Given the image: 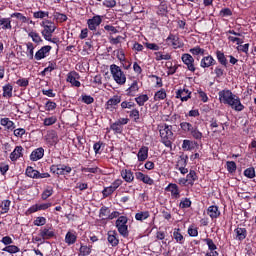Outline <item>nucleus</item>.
I'll return each instance as SVG.
<instances>
[{
  "instance_id": "obj_7",
  "label": "nucleus",
  "mask_w": 256,
  "mask_h": 256,
  "mask_svg": "<svg viewBox=\"0 0 256 256\" xmlns=\"http://www.w3.org/2000/svg\"><path fill=\"white\" fill-rule=\"evenodd\" d=\"M127 123H129V118H119L110 125V129L117 135H121L123 133V125H127Z\"/></svg>"
},
{
  "instance_id": "obj_16",
  "label": "nucleus",
  "mask_w": 256,
  "mask_h": 256,
  "mask_svg": "<svg viewBox=\"0 0 256 256\" xmlns=\"http://www.w3.org/2000/svg\"><path fill=\"white\" fill-rule=\"evenodd\" d=\"M234 235L236 241H245L247 239V229L238 227L234 230Z\"/></svg>"
},
{
  "instance_id": "obj_1",
  "label": "nucleus",
  "mask_w": 256,
  "mask_h": 256,
  "mask_svg": "<svg viewBox=\"0 0 256 256\" xmlns=\"http://www.w3.org/2000/svg\"><path fill=\"white\" fill-rule=\"evenodd\" d=\"M220 103H224V105H229L231 109L234 111L241 112L245 109L243 103H241V98L239 96L233 94L231 90H221L218 93Z\"/></svg>"
},
{
  "instance_id": "obj_13",
  "label": "nucleus",
  "mask_w": 256,
  "mask_h": 256,
  "mask_svg": "<svg viewBox=\"0 0 256 256\" xmlns=\"http://www.w3.org/2000/svg\"><path fill=\"white\" fill-rule=\"evenodd\" d=\"M51 49L52 47L49 45L43 46L35 53L34 58L36 59V61H41V59H45V57H47V54L51 51Z\"/></svg>"
},
{
  "instance_id": "obj_12",
  "label": "nucleus",
  "mask_w": 256,
  "mask_h": 256,
  "mask_svg": "<svg viewBox=\"0 0 256 256\" xmlns=\"http://www.w3.org/2000/svg\"><path fill=\"white\" fill-rule=\"evenodd\" d=\"M217 63V61H215V58H213V56L208 55V56H204L201 61H200V67H202V69H207L209 67H213V65H215Z\"/></svg>"
},
{
  "instance_id": "obj_54",
  "label": "nucleus",
  "mask_w": 256,
  "mask_h": 256,
  "mask_svg": "<svg viewBox=\"0 0 256 256\" xmlns=\"http://www.w3.org/2000/svg\"><path fill=\"white\" fill-rule=\"evenodd\" d=\"M244 175L248 179H254V177H255V168L254 167L247 168L246 170H244Z\"/></svg>"
},
{
  "instance_id": "obj_56",
  "label": "nucleus",
  "mask_w": 256,
  "mask_h": 256,
  "mask_svg": "<svg viewBox=\"0 0 256 256\" xmlns=\"http://www.w3.org/2000/svg\"><path fill=\"white\" fill-rule=\"evenodd\" d=\"M51 195H53V188L48 187L47 189H45L42 193V199L43 201L49 199V197H51Z\"/></svg>"
},
{
  "instance_id": "obj_22",
  "label": "nucleus",
  "mask_w": 256,
  "mask_h": 256,
  "mask_svg": "<svg viewBox=\"0 0 256 256\" xmlns=\"http://www.w3.org/2000/svg\"><path fill=\"white\" fill-rule=\"evenodd\" d=\"M44 155H45V149H43V147L37 148L31 153L30 160L39 161V159H43Z\"/></svg>"
},
{
  "instance_id": "obj_49",
  "label": "nucleus",
  "mask_w": 256,
  "mask_h": 256,
  "mask_svg": "<svg viewBox=\"0 0 256 256\" xmlns=\"http://www.w3.org/2000/svg\"><path fill=\"white\" fill-rule=\"evenodd\" d=\"M179 231H181L179 228L174 229L173 237L177 243L183 244V234Z\"/></svg>"
},
{
  "instance_id": "obj_36",
  "label": "nucleus",
  "mask_w": 256,
  "mask_h": 256,
  "mask_svg": "<svg viewBox=\"0 0 256 256\" xmlns=\"http://www.w3.org/2000/svg\"><path fill=\"white\" fill-rule=\"evenodd\" d=\"M0 27L4 31L7 29H12L11 18H0Z\"/></svg>"
},
{
  "instance_id": "obj_64",
  "label": "nucleus",
  "mask_w": 256,
  "mask_h": 256,
  "mask_svg": "<svg viewBox=\"0 0 256 256\" xmlns=\"http://www.w3.org/2000/svg\"><path fill=\"white\" fill-rule=\"evenodd\" d=\"M130 117L131 119H134L135 123H137V121H139V110L133 109L130 111Z\"/></svg>"
},
{
  "instance_id": "obj_41",
  "label": "nucleus",
  "mask_w": 256,
  "mask_h": 256,
  "mask_svg": "<svg viewBox=\"0 0 256 256\" xmlns=\"http://www.w3.org/2000/svg\"><path fill=\"white\" fill-rule=\"evenodd\" d=\"M190 135L194 138L200 141V139H203V133L199 131V128L197 126H194L190 132Z\"/></svg>"
},
{
  "instance_id": "obj_51",
  "label": "nucleus",
  "mask_w": 256,
  "mask_h": 256,
  "mask_svg": "<svg viewBox=\"0 0 256 256\" xmlns=\"http://www.w3.org/2000/svg\"><path fill=\"white\" fill-rule=\"evenodd\" d=\"M180 209H189L191 207V199L182 198L179 204Z\"/></svg>"
},
{
  "instance_id": "obj_11",
  "label": "nucleus",
  "mask_w": 256,
  "mask_h": 256,
  "mask_svg": "<svg viewBox=\"0 0 256 256\" xmlns=\"http://www.w3.org/2000/svg\"><path fill=\"white\" fill-rule=\"evenodd\" d=\"M168 45H171L173 49H181L183 47V42L179 41V36L170 34L166 39Z\"/></svg>"
},
{
  "instance_id": "obj_24",
  "label": "nucleus",
  "mask_w": 256,
  "mask_h": 256,
  "mask_svg": "<svg viewBox=\"0 0 256 256\" xmlns=\"http://www.w3.org/2000/svg\"><path fill=\"white\" fill-rule=\"evenodd\" d=\"M166 191H169L174 199H179V197H181L179 186H177V184L170 183L166 187Z\"/></svg>"
},
{
  "instance_id": "obj_20",
  "label": "nucleus",
  "mask_w": 256,
  "mask_h": 256,
  "mask_svg": "<svg viewBox=\"0 0 256 256\" xmlns=\"http://www.w3.org/2000/svg\"><path fill=\"white\" fill-rule=\"evenodd\" d=\"M186 166H187V156L185 158L181 157L178 160L176 167L182 175H187V173H189V169L185 168Z\"/></svg>"
},
{
  "instance_id": "obj_31",
  "label": "nucleus",
  "mask_w": 256,
  "mask_h": 256,
  "mask_svg": "<svg viewBox=\"0 0 256 256\" xmlns=\"http://www.w3.org/2000/svg\"><path fill=\"white\" fill-rule=\"evenodd\" d=\"M0 125L6 127V129H8L9 131H13V129H15V123L9 118H2L0 120Z\"/></svg>"
},
{
  "instance_id": "obj_50",
  "label": "nucleus",
  "mask_w": 256,
  "mask_h": 256,
  "mask_svg": "<svg viewBox=\"0 0 256 256\" xmlns=\"http://www.w3.org/2000/svg\"><path fill=\"white\" fill-rule=\"evenodd\" d=\"M110 213L111 211L109 210V207L103 206L100 209L99 217H101L102 219H109Z\"/></svg>"
},
{
  "instance_id": "obj_28",
  "label": "nucleus",
  "mask_w": 256,
  "mask_h": 256,
  "mask_svg": "<svg viewBox=\"0 0 256 256\" xmlns=\"http://www.w3.org/2000/svg\"><path fill=\"white\" fill-rule=\"evenodd\" d=\"M23 156V146H16L13 152L10 154L11 161H17Z\"/></svg>"
},
{
  "instance_id": "obj_3",
  "label": "nucleus",
  "mask_w": 256,
  "mask_h": 256,
  "mask_svg": "<svg viewBox=\"0 0 256 256\" xmlns=\"http://www.w3.org/2000/svg\"><path fill=\"white\" fill-rule=\"evenodd\" d=\"M41 27L44 28V31H42V36L46 41H49L50 43H57V39L51 38L53 37V33H55V30L57 29V26H55V23L44 20L41 23Z\"/></svg>"
},
{
  "instance_id": "obj_58",
  "label": "nucleus",
  "mask_w": 256,
  "mask_h": 256,
  "mask_svg": "<svg viewBox=\"0 0 256 256\" xmlns=\"http://www.w3.org/2000/svg\"><path fill=\"white\" fill-rule=\"evenodd\" d=\"M204 241L206 242L209 251H215L217 249V245H215V242H213L211 238H206Z\"/></svg>"
},
{
  "instance_id": "obj_21",
  "label": "nucleus",
  "mask_w": 256,
  "mask_h": 256,
  "mask_svg": "<svg viewBox=\"0 0 256 256\" xmlns=\"http://www.w3.org/2000/svg\"><path fill=\"white\" fill-rule=\"evenodd\" d=\"M39 236L44 240L52 239V237H55V232L49 227H44L40 230Z\"/></svg>"
},
{
  "instance_id": "obj_40",
  "label": "nucleus",
  "mask_w": 256,
  "mask_h": 256,
  "mask_svg": "<svg viewBox=\"0 0 256 256\" xmlns=\"http://www.w3.org/2000/svg\"><path fill=\"white\" fill-rule=\"evenodd\" d=\"M2 251H5L6 253H10V255H13L15 253H19L21 249L17 247L16 245H9L2 249Z\"/></svg>"
},
{
  "instance_id": "obj_37",
  "label": "nucleus",
  "mask_w": 256,
  "mask_h": 256,
  "mask_svg": "<svg viewBox=\"0 0 256 256\" xmlns=\"http://www.w3.org/2000/svg\"><path fill=\"white\" fill-rule=\"evenodd\" d=\"M151 214H149V211H141L135 214L136 221H145L149 219Z\"/></svg>"
},
{
  "instance_id": "obj_63",
  "label": "nucleus",
  "mask_w": 256,
  "mask_h": 256,
  "mask_svg": "<svg viewBox=\"0 0 256 256\" xmlns=\"http://www.w3.org/2000/svg\"><path fill=\"white\" fill-rule=\"evenodd\" d=\"M231 15H233V11L229 8H223L220 10V17H231Z\"/></svg>"
},
{
  "instance_id": "obj_15",
  "label": "nucleus",
  "mask_w": 256,
  "mask_h": 256,
  "mask_svg": "<svg viewBox=\"0 0 256 256\" xmlns=\"http://www.w3.org/2000/svg\"><path fill=\"white\" fill-rule=\"evenodd\" d=\"M176 99H181V101H189V99H191V91L185 88L177 90Z\"/></svg>"
},
{
  "instance_id": "obj_60",
  "label": "nucleus",
  "mask_w": 256,
  "mask_h": 256,
  "mask_svg": "<svg viewBox=\"0 0 256 256\" xmlns=\"http://www.w3.org/2000/svg\"><path fill=\"white\" fill-rule=\"evenodd\" d=\"M33 17L35 19H45V17H49V12H45V11L34 12Z\"/></svg>"
},
{
  "instance_id": "obj_14",
  "label": "nucleus",
  "mask_w": 256,
  "mask_h": 256,
  "mask_svg": "<svg viewBox=\"0 0 256 256\" xmlns=\"http://www.w3.org/2000/svg\"><path fill=\"white\" fill-rule=\"evenodd\" d=\"M119 103H121V96L115 95L106 102V109L108 111H113Z\"/></svg>"
},
{
  "instance_id": "obj_10",
  "label": "nucleus",
  "mask_w": 256,
  "mask_h": 256,
  "mask_svg": "<svg viewBox=\"0 0 256 256\" xmlns=\"http://www.w3.org/2000/svg\"><path fill=\"white\" fill-rule=\"evenodd\" d=\"M79 79H81L79 73L71 71L70 73H68L66 81L68 83H71L73 87H81V82H79Z\"/></svg>"
},
{
  "instance_id": "obj_42",
  "label": "nucleus",
  "mask_w": 256,
  "mask_h": 256,
  "mask_svg": "<svg viewBox=\"0 0 256 256\" xmlns=\"http://www.w3.org/2000/svg\"><path fill=\"white\" fill-rule=\"evenodd\" d=\"M26 47H27V52L26 55L29 59L33 60L34 56V51H35V46H33V43L28 42L26 43Z\"/></svg>"
},
{
  "instance_id": "obj_18",
  "label": "nucleus",
  "mask_w": 256,
  "mask_h": 256,
  "mask_svg": "<svg viewBox=\"0 0 256 256\" xmlns=\"http://www.w3.org/2000/svg\"><path fill=\"white\" fill-rule=\"evenodd\" d=\"M45 141L48 145H57V142L59 141V138L57 137V132L53 130L48 132L45 136Z\"/></svg>"
},
{
  "instance_id": "obj_61",
  "label": "nucleus",
  "mask_w": 256,
  "mask_h": 256,
  "mask_svg": "<svg viewBox=\"0 0 256 256\" xmlns=\"http://www.w3.org/2000/svg\"><path fill=\"white\" fill-rule=\"evenodd\" d=\"M80 255H82V256L91 255V247L81 245V247H80Z\"/></svg>"
},
{
  "instance_id": "obj_59",
  "label": "nucleus",
  "mask_w": 256,
  "mask_h": 256,
  "mask_svg": "<svg viewBox=\"0 0 256 256\" xmlns=\"http://www.w3.org/2000/svg\"><path fill=\"white\" fill-rule=\"evenodd\" d=\"M45 223H47V219L45 217H37L34 220V225L36 227H43V225H45Z\"/></svg>"
},
{
  "instance_id": "obj_33",
  "label": "nucleus",
  "mask_w": 256,
  "mask_h": 256,
  "mask_svg": "<svg viewBox=\"0 0 256 256\" xmlns=\"http://www.w3.org/2000/svg\"><path fill=\"white\" fill-rule=\"evenodd\" d=\"M216 57H217V60L220 63V65H222L223 67H227L228 62H227V57L225 56V53L217 50Z\"/></svg>"
},
{
  "instance_id": "obj_6",
  "label": "nucleus",
  "mask_w": 256,
  "mask_h": 256,
  "mask_svg": "<svg viewBox=\"0 0 256 256\" xmlns=\"http://www.w3.org/2000/svg\"><path fill=\"white\" fill-rule=\"evenodd\" d=\"M51 173L55 175H69L73 169L65 164L52 165L50 167Z\"/></svg>"
},
{
  "instance_id": "obj_5",
  "label": "nucleus",
  "mask_w": 256,
  "mask_h": 256,
  "mask_svg": "<svg viewBox=\"0 0 256 256\" xmlns=\"http://www.w3.org/2000/svg\"><path fill=\"white\" fill-rule=\"evenodd\" d=\"M129 219L127 216H120L116 220V228L118 229V233L124 238L129 237V227L127 226Z\"/></svg>"
},
{
  "instance_id": "obj_29",
  "label": "nucleus",
  "mask_w": 256,
  "mask_h": 256,
  "mask_svg": "<svg viewBox=\"0 0 256 256\" xmlns=\"http://www.w3.org/2000/svg\"><path fill=\"white\" fill-rule=\"evenodd\" d=\"M65 243L68 245H75L77 243V234L75 232H67L65 236Z\"/></svg>"
},
{
  "instance_id": "obj_43",
  "label": "nucleus",
  "mask_w": 256,
  "mask_h": 256,
  "mask_svg": "<svg viewBox=\"0 0 256 256\" xmlns=\"http://www.w3.org/2000/svg\"><path fill=\"white\" fill-rule=\"evenodd\" d=\"M27 177H31V179H37L39 175V171L33 169V167L28 166L26 169Z\"/></svg>"
},
{
  "instance_id": "obj_17",
  "label": "nucleus",
  "mask_w": 256,
  "mask_h": 256,
  "mask_svg": "<svg viewBox=\"0 0 256 256\" xmlns=\"http://www.w3.org/2000/svg\"><path fill=\"white\" fill-rule=\"evenodd\" d=\"M135 176L138 181H142V183H145L146 185H153L155 183L149 175H145L143 172H136Z\"/></svg>"
},
{
  "instance_id": "obj_48",
  "label": "nucleus",
  "mask_w": 256,
  "mask_h": 256,
  "mask_svg": "<svg viewBox=\"0 0 256 256\" xmlns=\"http://www.w3.org/2000/svg\"><path fill=\"white\" fill-rule=\"evenodd\" d=\"M28 36L31 37V39L34 43H42L43 42V39H41V36L39 35V33L35 32V31H31L30 33H28Z\"/></svg>"
},
{
  "instance_id": "obj_8",
  "label": "nucleus",
  "mask_w": 256,
  "mask_h": 256,
  "mask_svg": "<svg viewBox=\"0 0 256 256\" xmlns=\"http://www.w3.org/2000/svg\"><path fill=\"white\" fill-rule=\"evenodd\" d=\"M181 59L184 65H186L188 71H191V73H195V71H197V68L195 67V58H193L191 54H182Z\"/></svg>"
},
{
  "instance_id": "obj_4",
  "label": "nucleus",
  "mask_w": 256,
  "mask_h": 256,
  "mask_svg": "<svg viewBox=\"0 0 256 256\" xmlns=\"http://www.w3.org/2000/svg\"><path fill=\"white\" fill-rule=\"evenodd\" d=\"M110 73L118 85H125L127 82V76H125V73L123 70H121V67L117 66L116 64L110 65Z\"/></svg>"
},
{
  "instance_id": "obj_26",
  "label": "nucleus",
  "mask_w": 256,
  "mask_h": 256,
  "mask_svg": "<svg viewBox=\"0 0 256 256\" xmlns=\"http://www.w3.org/2000/svg\"><path fill=\"white\" fill-rule=\"evenodd\" d=\"M207 215H209L211 219H217L221 215V211H219L218 206L212 205L208 207Z\"/></svg>"
},
{
  "instance_id": "obj_2",
  "label": "nucleus",
  "mask_w": 256,
  "mask_h": 256,
  "mask_svg": "<svg viewBox=\"0 0 256 256\" xmlns=\"http://www.w3.org/2000/svg\"><path fill=\"white\" fill-rule=\"evenodd\" d=\"M160 137H161V143L165 145V147H168V149H171L173 143L171 142V138L173 137V126L162 124L158 126Z\"/></svg>"
},
{
  "instance_id": "obj_35",
  "label": "nucleus",
  "mask_w": 256,
  "mask_h": 256,
  "mask_svg": "<svg viewBox=\"0 0 256 256\" xmlns=\"http://www.w3.org/2000/svg\"><path fill=\"white\" fill-rule=\"evenodd\" d=\"M11 17H15L22 23H33V20L27 18L25 15H23L22 13H19V12H15V13L11 14Z\"/></svg>"
},
{
  "instance_id": "obj_57",
  "label": "nucleus",
  "mask_w": 256,
  "mask_h": 256,
  "mask_svg": "<svg viewBox=\"0 0 256 256\" xmlns=\"http://www.w3.org/2000/svg\"><path fill=\"white\" fill-rule=\"evenodd\" d=\"M55 123H57V117H55V116H51L49 118L44 119V125L46 127H49L51 125H55Z\"/></svg>"
},
{
  "instance_id": "obj_55",
  "label": "nucleus",
  "mask_w": 256,
  "mask_h": 256,
  "mask_svg": "<svg viewBox=\"0 0 256 256\" xmlns=\"http://www.w3.org/2000/svg\"><path fill=\"white\" fill-rule=\"evenodd\" d=\"M54 19H56V21H58L59 23H65V21H67V15L55 12Z\"/></svg>"
},
{
  "instance_id": "obj_38",
  "label": "nucleus",
  "mask_w": 256,
  "mask_h": 256,
  "mask_svg": "<svg viewBox=\"0 0 256 256\" xmlns=\"http://www.w3.org/2000/svg\"><path fill=\"white\" fill-rule=\"evenodd\" d=\"M186 180L188 181L189 185H194V183L197 181V173L194 170H190L186 176Z\"/></svg>"
},
{
  "instance_id": "obj_53",
  "label": "nucleus",
  "mask_w": 256,
  "mask_h": 256,
  "mask_svg": "<svg viewBox=\"0 0 256 256\" xmlns=\"http://www.w3.org/2000/svg\"><path fill=\"white\" fill-rule=\"evenodd\" d=\"M171 56L169 53L162 54L161 52H156V61H169Z\"/></svg>"
},
{
  "instance_id": "obj_52",
  "label": "nucleus",
  "mask_w": 256,
  "mask_h": 256,
  "mask_svg": "<svg viewBox=\"0 0 256 256\" xmlns=\"http://www.w3.org/2000/svg\"><path fill=\"white\" fill-rule=\"evenodd\" d=\"M167 97V92H165L164 89H161L160 91L156 92L154 95L155 101H161Z\"/></svg>"
},
{
  "instance_id": "obj_25",
  "label": "nucleus",
  "mask_w": 256,
  "mask_h": 256,
  "mask_svg": "<svg viewBox=\"0 0 256 256\" xmlns=\"http://www.w3.org/2000/svg\"><path fill=\"white\" fill-rule=\"evenodd\" d=\"M121 177H122V179H124V181H126V183H133V181L135 180L133 171H131L129 169H123L121 171Z\"/></svg>"
},
{
  "instance_id": "obj_9",
  "label": "nucleus",
  "mask_w": 256,
  "mask_h": 256,
  "mask_svg": "<svg viewBox=\"0 0 256 256\" xmlns=\"http://www.w3.org/2000/svg\"><path fill=\"white\" fill-rule=\"evenodd\" d=\"M103 23V17L100 15H95L87 20L88 29L90 31H97V27Z\"/></svg>"
},
{
  "instance_id": "obj_23",
  "label": "nucleus",
  "mask_w": 256,
  "mask_h": 256,
  "mask_svg": "<svg viewBox=\"0 0 256 256\" xmlns=\"http://www.w3.org/2000/svg\"><path fill=\"white\" fill-rule=\"evenodd\" d=\"M51 207V203L44 204H35L28 209V213H37V211H45V209H49Z\"/></svg>"
},
{
  "instance_id": "obj_34",
  "label": "nucleus",
  "mask_w": 256,
  "mask_h": 256,
  "mask_svg": "<svg viewBox=\"0 0 256 256\" xmlns=\"http://www.w3.org/2000/svg\"><path fill=\"white\" fill-rule=\"evenodd\" d=\"M3 97H6L7 99L13 97V86L11 84L3 86Z\"/></svg>"
},
{
  "instance_id": "obj_45",
  "label": "nucleus",
  "mask_w": 256,
  "mask_h": 256,
  "mask_svg": "<svg viewBox=\"0 0 256 256\" xmlns=\"http://www.w3.org/2000/svg\"><path fill=\"white\" fill-rule=\"evenodd\" d=\"M193 127H194L193 124L189 122L180 123V129H182L184 133H191V131H193Z\"/></svg>"
},
{
  "instance_id": "obj_39",
  "label": "nucleus",
  "mask_w": 256,
  "mask_h": 256,
  "mask_svg": "<svg viewBox=\"0 0 256 256\" xmlns=\"http://www.w3.org/2000/svg\"><path fill=\"white\" fill-rule=\"evenodd\" d=\"M135 101H136L137 105H139V107H143V105H145V103H147V101H149V96H147V94H142V95L136 97Z\"/></svg>"
},
{
  "instance_id": "obj_46",
  "label": "nucleus",
  "mask_w": 256,
  "mask_h": 256,
  "mask_svg": "<svg viewBox=\"0 0 256 256\" xmlns=\"http://www.w3.org/2000/svg\"><path fill=\"white\" fill-rule=\"evenodd\" d=\"M57 69V64L54 62H49V65L41 72V75L45 77L46 73H51Z\"/></svg>"
},
{
  "instance_id": "obj_19",
  "label": "nucleus",
  "mask_w": 256,
  "mask_h": 256,
  "mask_svg": "<svg viewBox=\"0 0 256 256\" xmlns=\"http://www.w3.org/2000/svg\"><path fill=\"white\" fill-rule=\"evenodd\" d=\"M107 235H108V243H110L112 247H117V245H119V238L117 235V231L110 230L108 231Z\"/></svg>"
},
{
  "instance_id": "obj_44",
  "label": "nucleus",
  "mask_w": 256,
  "mask_h": 256,
  "mask_svg": "<svg viewBox=\"0 0 256 256\" xmlns=\"http://www.w3.org/2000/svg\"><path fill=\"white\" fill-rule=\"evenodd\" d=\"M11 207V201L9 200H4L2 201L0 205V213H9V208Z\"/></svg>"
},
{
  "instance_id": "obj_62",
  "label": "nucleus",
  "mask_w": 256,
  "mask_h": 256,
  "mask_svg": "<svg viewBox=\"0 0 256 256\" xmlns=\"http://www.w3.org/2000/svg\"><path fill=\"white\" fill-rule=\"evenodd\" d=\"M54 109H57V103L53 101H48L45 104V110L46 111H54Z\"/></svg>"
},
{
  "instance_id": "obj_30",
  "label": "nucleus",
  "mask_w": 256,
  "mask_h": 256,
  "mask_svg": "<svg viewBox=\"0 0 256 256\" xmlns=\"http://www.w3.org/2000/svg\"><path fill=\"white\" fill-rule=\"evenodd\" d=\"M189 53H191L193 57H203V55H205V49L201 48V46H195L189 50Z\"/></svg>"
},
{
  "instance_id": "obj_27",
  "label": "nucleus",
  "mask_w": 256,
  "mask_h": 256,
  "mask_svg": "<svg viewBox=\"0 0 256 256\" xmlns=\"http://www.w3.org/2000/svg\"><path fill=\"white\" fill-rule=\"evenodd\" d=\"M137 157L138 161H147V157H149V147H141L138 151Z\"/></svg>"
},
{
  "instance_id": "obj_32",
  "label": "nucleus",
  "mask_w": 256,
  "mask_h": 256,
  "mask_svg": "<svg viewBox=\"0 0 256 256\" xmlns=\"http://www.w3.org/2000/svg\"><path fill=\"white\" fill-rule=\"evenodd\" d=\"M137 91H139V83L137 82V80H134L129 88L126 90V92L127 95L133 96L135 95V93H137Z\"/></svg>"
},
{
  "instance_id": "obj_47",
  "label": "nucleus",
  "mask_w": 256,
  "mask_h": 256,
  "mask_svg": "<svg viewBox=\"0 0 256 256\" xmlns=\"http://www.w3.org/2000/svg\"><path fill=\"white\" fill-rule=\"evenodd\" d=\"M226 169L228 173H235V171H237V164L235 163V161H227Z\"/></svg>"
}]
</instances>
